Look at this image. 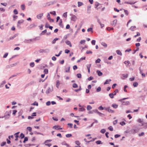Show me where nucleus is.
I'll use <instances>...</instances> for the list:
<instances>
[{"mask_svg": "<svg viewBox=\"0 0 147 147\" xmlns=\"http://www.w3.org/2000/svg\"><path fill=\"white\" fill-rule=\"evenodd\" d=\"M128 98H124L122 99H121L119 100V101L121 102V104L123 105H128L129 104V101H125L123 100L126 99Z\"/></svg>", "mask_w": 147, "mask_h": 147, "instance_id": "1", "label": "nucleus"}, {"mask_svg": "<svg viewBox=\"0 0 147 147\" xmlns=\"http://www.w3.org/2000/svg\"><path fill=\"white\" fill-rule=\"evenodd\" d=\"M93 111L94 112L98 114L101 116H103L105 115L104 114L100 113L97 109L93 110Z\"/></svg>", "mask_w": 147, "mask_h": 147, "instance_id": "2", "label": "nucleus"}, {"mask_svg": "<svg viewBox=\"0 0 147 147\" xmlns=\"http://www.w3.org/2000/svg\"><path fill=\"white\" fill-rule=\"evenodd\" d=\"M50 15L49 13H48L47 16V18L48 19V20H49L50 22H53L54 20L52 19H51L50 18Z\"/></svg>", "mask_w": 147, "mask_h": 147, "instance_id": "3", "label": "nucleus"}, {"mask_svg": "<svg viewBox=\"0 0 147 147\" xmlns=\"http://www.w3.org/2000/svg\"><path fill=\"white\" fill-rule=\"evenodd\" d=\"M65 42L67 45H69L70 47H72L71 42L67 40L65 41Z\"/></svg>", "mask_w": 147, "mask_h": 147, "instance_id": "4", "label": "nucleus"}, {"mask_svg": "<svg viewBox=\"0 0 147 147\" xmlns=\"http://www.w3.org/2000/svg\"><path fill=\"white\" fill-rule=\"evenodd\" d=\"M77 19L75 15H73L71 18V20L75 21Z\"/></svg>", "mask_w": 147, "mask_h": 147, "instance_id": "5", "label": "nucleus"}, {"mask_svg": "<svg viewBox=\"0 0 147 147\" xmlns=\"http://www.w3.org/2000/svg\"><path fill=\"white\" fill-rule=\"evenodd\" d=\"M53 90V89H51L50 88H48V89L46 91V93L47 94H48L49 93L51 92Z\"/></svg>", "mask_w": 147, "mask_h": 147, "instance_id": "6", "label": "nucleus"}, {"mask_svg": "<svg viewBox=\"0 0 147 147\" xmlns=\"http://www.w3.org/2000/svg\"><path fill=\"white\" fill-rule=\"evenodd\" d=\"M96 72L98 74V75L99 76H101L102 75V73L99 70H97Z\"/></svg>", "mask_w": 147, "mask_h": 147, "instance_id": "7", "label": "nucleus"}, {"mask_svg": "<svg viewBox=\"0 0 147 147\" xmlns=\"http://www.w3.org/2000/svg\"><path fill=\"white\" fill-rule=\"evenodd\" d=\"M17 36L16 34H15L13 36L9 38L8 39V40H11L13 39V38H15L16 36Z\"/></svg>", "mask_w": 147, "mask_h": 147, "instance_id": "8", "label": "nucleus"}, {"mask_svg": "<svg viewBox=\"0 0 147 147\" xmlns=\"http://www.w3.org/2000/svg\"><path fill=\"white\" fill-rule=\"evenodd\" d=\"M100 4L97 2H96L95 3V8H96L97 9H98V8L97 7Z\"/></svg>", "mask_w": 147, "mask_h": 147, "instance_id": "9", "label": "nucleus"}, {"mask_svg": "<svg viewBox=\"0 0 147 147\" xmlns=\"http://www.w3.org/2000/svg\"><path fill=\"white\" fill-rule=\"evenodd\" d=\"M98 23L100 24L101 28H102L104 26V25L101 23L99 20H98Z\"/></svg>", "mask_w": 147, "mask_h": 147, "instance_id": "10", "label": "nucleus"}, {"mask_svg": "<svg viewBox=\"0 0 147 147\" xmlns=\"http://www.w3.org/2000/svg\"><path fill=\"white\" fill-rule=\"evenodd\" d=\"M116 52L118 55L121 56L122 55V53L119 50H117Z\"/></svg>", "mask_w": 147, "mask_h": 147, "instance_id": "11", "label": "nucleus"}, {"mask_svg": "<svg viewBox=\"0 0 147 147\" xmlns=\"http://www.w3.org/2000/svg\"><path fill=\"white\" fill-rule=\"evenodd\" d=\"M111 81V79L107 80H106L105 82L104 83V84H108L109 82Z\"/></svg>", "mask_w": 147, "mask_h": 147, "instance_id": "12", "label": "nucleus"}, {"mask_svg": "<svg viewBox=\"0 0 147 147\" xmlns=\"http://www.w3.org/2000/svg\"><path fill=\"white\" fill-rule=\"evenodd\" d=\"M43 15V13H41L37 15V18L40 19Z\"/></svg>", "mask_w": 147, "mask_h": 147, "instance_id": "13", "label": "nucleus"}, {"mask_svg": "<svg viewBox=\"0 0 147 147\" xmlns=\"http://www.w3.org/2000/svg\"><path fill=\"white\" fill-rule=\"evenodd\" d=\"M112 107L116 109L118 107V105L115 104H113L112 105Z\"/></svg>", "mask_w": 147, "mask_h": 147, "instance_id": "14", "label": "nucleus"}, {"mask_svg": "<svg viewBox=\"0 0 147 147\" xmlns=\"http://www.w3.org/2000/svg\"><path fill=\"white\" fill-rule=\"evenodd\" d=\"M24 22V20H19L18 22V25L22 24Z\"/></svg>", "mask_w": 147, "mask_h": 147, "instance_id": "15", "label": "nucleus"}, {"mask_svg": "<svg viewBox=\"0 0 147 147\" xmlns=\"http://www.w3.org/2000/svg\"><path fill=\"white\" fill-rule=\"evenodd\" d=\"M60 85L59 82V80H57L56 81V86L57 88H58L59 86Z\"/></svg>", "mask_w": 147, "mask_h": 147, "instance_id": "16", "label": "nucleus"}, {"mask_svg": "<svg viewBox=\"0 0 147 147\" xmlns=\"http://www.w3.org/2000/svg\"><path fill=\"white\" fill-rule=\"evenodd\" d=\"M117 22V21L116 20H114L113 22V24L112 25L114 26H115L116 25Z\"/></svg>", "mask_w": 147, "mask_h": 147, "instance_id": "17", "label": "nucleus"}, {"mask_svg": "<svg viewBox=\"0 0 147 147\" xmlns=\"http://www.w3.org/2000/svg\"><path fill=\"white\" fill-rule=\"evenodd\" d=\"M87 31L89 32L91 31L92 33L93 32V28H90L87 29Z\"/></svg>", "mask_w": 147, "mask_h": 147, "instance_id": "18", "label": "nucleus"}, {"mask_svg": "<svg viewBox=\"0 0 147 147\" xmlns=\"http://www.w3.org/2000/svg\"><path fill=\"white\" fill-rule=\"evenodd\" d=\"M58 40L59 38H55L52 42V44H54L55 43L56 41Z\"/></svg>", "mask_w": 147, "mask_h": 147, "instance_id": "19", "label": "nucleus"}, {"mask_svg": "<svg viewBox=\"0 0 147 147\" xmlns=\"http://www.w3.org/2000/svg\"><path fill=\"white\" fill-rule=\"evenodd\" d=\"M83 3L81 2H78V7H80V6H81L83 5Z\"/></svg>", "mask_w": 147, "mask_h": 147, "instance_id": "20", "label": "nucleus"}, {"mask_svg": "<svg viewBox=\"0 0 147 147\" xmlns=\"http://www.w3.org/2000/svg\"><path fill=\"white\" fill-rule=\"evenodd\" d=\"M50 50L48 49H44V52L45 53H47L49 52Z\"/></svg>", "mask_w": 147, "mask_h": 147, "instance_id": "21", "label": "nucleus"}, {"mask_svg": "<svg viewBox=\"0 0 147 147\" xmlns=\"http://www.w3.org/2000/svg\"><path fill=\"white\" fill-rule=\"evenodd\" d=\"M136 28V27L135 26H131L130 27V29L132 31H134Z\"/></svg>", "mask_w": 147, "mask_h": 147, "instance_id": "22", "label": "nucleus"}, {"mask_svg": "<svg viewBox=\"0 0 147 147\" xmlns=\"http://www.w3.org/2000/svg\"><path fill=\"white\" fill-rule=\"evenodd\" d=\"M92 107L90 105H88L87 107V109L88 110H89L92 109Z\"/></svg>", "mask_w": 147, "mask_h": 147, "instance_id": "23", "label": "nucleus"}, {"mask_svg": "<svg viewBox=\"0 0 147 147\" xmlns=\"http://www.w3.org/2000/svg\"><path fill=\"white\" fill-rule=\"evenodd\" d=\"M59 125H58V126H54L53 127V128L54 129H57V130H58L59 129Z\"/></svg>", "mask_w": 147, "mask_h": 147, "instance_id": "24", "label": "nucleus"}, {"mask_svg": "<svg viewBox=\"0 0 147 147\" xmlns=\"http://www.w3.org/2000/svg\"><path fill=\"white\" fill-rule=\"evenodd\" d=\"M19 133H20V132H18L15 133L14 134V136H15L16 138H18V137H19L18 134H19Z\"/></svg>", "mask_w": 147, "mask_h": 147, "instance_id": "25", "label": "nucleus"}, {"mask_svg": "<svg viewBox=\"0 0 147 147\" xmlns=\"http://www.w3.org/2000/svg\"><path fill=\"white\" fill-rule=\"evenodd\" d=\"M133 85L134 87H137L138 85V84L137 82H134V83Z\"/></svg>", "mask_w": 147, "mask_h": 147, "instance_id": "26", "label": "nucleus"}, {"mask_svg": "<svg viewBox=\"0 0 147 147\" xmlns=\"http://www.w3.org/2000/svg\"><path fill=\"white\" fill-rule=\"evenodd\" d=\"M85 110V109L84 108H80L79 109V111H83Z\"/></svg>", "mask_w": 147, "mask_h": 147, "instance_id": "27", "label": "nucleus"}, {"mask_svg": "<svg viewBox=\"0 0 147 147\" xmlns=\"http://www.w3.org/2000/svg\"><path fill=\"white\" fill-rule=\"evenodd\" d=\"M78 86V85L76 83H74L73 84V87L74 88H77Z\"/></svg>", "mask_w": 147, "mask_h": 147, "instance_id": "28", "label": "nucleus"}, {"mask_svg": "<svg viewBox=\"0 0 147 147\" xmlns=\"http://www.w3.org/2000/svg\"><path fill=\"white\" fill-rule=\"evenodd\" d=\"M124 63L125 64V65H126V66H127L129 65V64L130 63V62L129 61H125L124 62Z\"/></svg>", "mask_w": 147, "mask_h": 147, "instance_id": "29", "label": "nucleus"}, {"mask_svg": "<svg viewBox=\"0 0 147 147\" xmlns=\"http://www.w3.org/2000/svg\"><path fill=\"white\" fill-rule=\"evenodd\" d=\"M46 32H47V30H45L42 32L40 34L41 35H44L45 34V33Z\"/></svg>", "mask_w": 147, "mask_h": 147, "instance_id": "30", "label": "nucleus"}, {"mask_svg": "<svg viewBox=\"0 0 147 147\" xmlns=\"http://www.w3.org/2000/svg\"><path fill=\"white\" fill-rule=\"evenodd\" d=\"M101 45L105 47H107V45L105 43L102 42Z\"/></svg>", "mask_w": 147, "mask_h": 147, "instance_id": "31", "label": "nucleus"}, {"mask_svg": "<svg viewBox=\"0 0 147 147\" xmlns=\"http://www.w3.org/2000/svg\"><path fill=\"white\" fill-rule=\"evenodd\" d=\"M122 76L124 78H127L128 77V74H123Z\"/></svg>", "mask_w": 147, "mask_h": 147, "instance_id": "32", "label": "nucleus"}, {"mask_svg": "<svg viewBox=\"0 0 147 147\" xmlns=\"http://www.w3.org/2000/svg\"><path fill=\"white\" fill-rule=\"evenodd\" d=\"M44 71L45 74H47L48 73V70L47 69H45L44 70Z\"/></svg>", "mask_w": 147, "mask_h": 147, "instance_id": "33", "label": "nucleus"}, {"mask_svg": "<svg viewBox=\"0 0 147 147\" xmlns=\"http://www.w3.org/2000/svg\"><path fill=\"white\" fill-rule=\"evenodd\" d=\"M70 67H69L67 68H66L65 71L66 72H69Z\"/></svg>", "mask_w": 147, "mask_h": 147, "instance_id": "34", "label": "nucleus"}, {"mask_svg": "<svg viewBox=\"0 0 147 147\" xmlns=\"http://www.w3.org/2000/svg\"><path fill=\"white\" fill-rule=\"evenodd\" d=\"M86 42V40H82L80 42V43L81 44H82L83 43H84Z\"/></svg>", "mask_w": 147, "mask_h": 147, "instance_id": "35", "label": "nucleus"}, {"mask_svg": "<svg viewBox=\"0 0 147 147\" xmlns=\"http://www.w3.org/2000/svg\"><path fill=\"white\" fill-rule=\"evenodd\" d=\"M109 112L111 113H114V111L110 109L109 108V109H108V111Z\"/></svg>", "mask_w": 147, "mask_h": 147, "instance_id": "36", "label": "nucleus"}, {"mask_svg": "<svg viewBox=\"0 0 147 147\" xmlns=\"http://www.w3.org/2000/svg\"><path fill=\"white\" fill-rule=\"evenodd\" d=\"M82 90V88H81V87L80 86V88L79 89H75L74 90V91L76 92H77L78 91H79Z\"/></svg>", "mask_w": 147, "mask_h": 147, "instance_id": "37", "label": "nucleus"}, {"mask_svg": "<svg viewBox=\"0 0 147 147\" xmlns=\"http://www.w3.org/2000/svg\"><path fill=\"white\" fill-rule=\"evenodd\" d=\"M100 131L101 133L102 134H104L106 130H105V129H101Z\"/></svg>", "mask_w": 147, "mask_h": 147, "instance_id": "38", "label": "nucleus"}, {"mask_svg": "<svg viewBox=\"0 0 147 147\" xmlns=\"http://www.w3.org/2000/svg\"><path fill=\"white\" fill-rule=\"evenodd\" d=\"M75 143L78 146H79L80 144V143L78 141L76 140L75 141Z\"/></svg>", "mask_w": 147, "mask_h": 147, "instance_id": "39", "label": "nucleus"}, {"mask_svg": "<svg viewBox=\"0 0 147 147\" xmlns=\"http://www.w3.org/2000/svg\"><path fill=\"white\" fill-rule=\"evenodd\" d=\"M124 12L127 16L128 15L129 13L127 10L125 9H124Z\"/></svg>", "mask_w": 147, "mask_h": 147, "instance_id": "40", "label": "nucleus"}, {"mask_svg": "<svg viewBox=\"0 0 147 147\" xmlns=\"http://www.w3.org/2000/svg\"><path fill=\"white\" fill-rule=\"evenodd\" d=\"M27 129L29 131L31 132L32 131V128L30 127H27Z\"/></svg>", "mask_w": 147, "mask_h": 147, "instance_id": "41", "label": "nucleus"}, {"mask_svg": "<svg viewBox=\"0 0 147 147\" xmlns=\"http://www.w3.org/2000/svg\"><path fill=\"white\" fill-rule=\"evenodd\" d=\"M77 76L78 78H81V75L80 74H77Z\"/></svg>", "mask_w": 147, "mask_h": 147, "instance_id": "42", "label": "nucleus"}, {"mask_svg": "<svg viewBox=\"0 0 147 147\" xmlns=\"http://www.w3.org/2000/svg\"><path fill=\"white\" fill-rule=\"evenodd\" d=\"M65 136L67 138H69L72 136V135L71 134H66Z\"/></svg>", "mask_w": 147, "mask_h": 147, "instance_id": "43", "label": "nucleus"}, {"mask_svg": "<svg viewBox=\"0 0 147 147\" xmlns=\"http://www.w3.org/2000/svg\"><path fill=\"white\" fill-rule=\"evenodd\" d=\"M6 142H2L1 144V146H4L6 144Z\"/></svg>", "mask_w": 147, "mask_h": 147, "instance_id": "44", "label": "nucleus"}, {"mask_svg": "<svg viewBox=\"0 0 147 147\" xmlns=\"http://www.w3.org/2000/svg\"><path fill=\"white\" fill-rule=\"evenodd\" d=\"M109 96L111 98H114V96L113 95V94L112 93H110L109 94Z\"/></svg>", "mask_w": 147, "mask_h": 147, "instance_id": "45", "label": "nucleus"}, {"mask_svg": "<svg viewBox=\"0 0 147 147\" xmlns=\"http://www.w3.org/2000/svg\"><path fill=\"white\" fill-rule=\"evenodd\" d=\"M54 3H53V2H51L49 3H47V5L49 6V5H53V4Z\"/></svg>", "mask_w": 147, "mask_h": 147, "instance_id": "46", "label": "nucleus"}, {"mask_svg": "<svg viewBox=\"0 0 147 147\" xmlns=\"http://www.w3.org/2000/svg\"><path fill=\"white\" fill-rule=\"evenodd\" d=\"M104 107H102L101 106H100L98 108V109L101 110H103L104 109Z\"/></svg>", "mask_w": 147, "mask_h": 147, "instance_id": "47", "label": "nucleus"}, {"mask_svg": "<svg viewBox=\"0 0 147 147\" xmlns=\"http://www.w3.org/2000/svg\"><path fill=\"white\" fill-rule=\"evenodd\" d=\"M34 65V62H32L30 63V66L32 67H33Z\"/></svg>", "mask_w": 147, "mask_h": 147, "instance_id": "48", "label": "nucleus"}, {"mask_svg": "<svg viewBox=\"0 0 147 147\" xmlns=\"http://www.w3.org/2000/svg\"><path fill=\"white\" fill-rule=\"evenodd\" d=\"M20 137L22 139L24 138V135L23 133H21Z\"/></svg>", "mask_w": 147, "mask_h": 147, "instance_id": "49", "label": "nucleus"}, {"mask_svg": "<svg viewBox=\"0 0 147 147\" xmlns=\"http://www.w3.org/2000/svg\"><path fill=\"white\" fill-rule=\"evenodd\" d=\"M101 61L100 59H98L97 60H96L95 61V62L96 63H99Z\"/></svg>", "mask_w": 147, "mask_h": 147, "instance_id": "50", "label": "nucleus"}, {"mask_svg": "<svg viewBox=\"0 0 147 147\" xmlns=\"http://www.w3.org/2000/svg\"><path fill=\"white\" fill-rule=\"evenodd\" d=\"M101 88L100 87H98L96 89V91L97 92H99L100 91Z\"/></svg>", "mask_w": 147, "mask_h": 147, "instance_id": "51", "label": "nucleus"}, {"mask_svg": "<svg viewBox=\"0 0 147 147\" xmlns=\"http://www.w3.org/2000/svg\"><path fill=\"white\" fill-rule=\"evenodd\" d=\"M96 41L95 40H92L91 42L92 44L93 45L95 44Z\"/></svg>", "mask_w": 147, "mask_h": 147, "instance_id": "52", "label": "nucleus"}, {"mask_svg": "<svg viewBox=\"0 0 147 147\" xmlns=\"http://www.w3.org/2000/svg\"><path fill=\"white\" fill-rule=\"evenodd\" d=\"M108 129L111 131H113V128L111 126H110L109 127Z\"/></svg>", "mask_w": 147, "mask_h": 147, "instance_id": "53", "label": "nucleus"}, {"mask_svg": "<svg viewBox=\"0 0 147 147\" xmlns=\"http://www.w3.org/2000/svg\"><path fill=\"white\" fill-rule=\"evenodd\" d=\"M21 9L23 10H24L25 9V5H21Z\"/></svg>", "mask_w": 147, "mask_h": 147, "instance_id": "54", "label": "nucleus"}, {"mask_svg": "<svg viewBox=\"0 0 147 147\" xmlns=\"http://www.w3.org/2000/svg\"><path fill=\"white\" fill-rule=\"evenodd\" d=\"M50 13H51V14H53L54 15H56V12H55V11H51V12H50Z\"/></svg>", "mask_w": 147, "mask_h": 147, "instance_id": "55", "label": "nucleus"}, {"mask_svg": "<svg viewBox=\"0 0 147 147\" xmlns=\"http://www.w3.org/2000/svg\"><path fill=\"white\" fill-rule=\"evenodd\" d=\"M13 12L15 14H18V11L17 9H15L13 11Z\"/></svg>", "mask_w": 147, "mask_h": 147, "instance_id": "56", "label": "nucleus"}, {"mask_svg": "<svg viewBox=\"0 0 147 147\" xmlns=\"http://www.w3.org/2000/svg\"><path fill=\"white\" fill-rule=\"evenodd\" d=\"M63 16L65 18H66L67 17V12H65V13H64L63 14Z\"/></svg>", "mask_w": 147, "mask_h": 147, "instance_id": "57", "label": "nucleus"}, {"mask_svg": "<svg viewBox=\"0 0 147 147\" xmlns=\"http://www.w3.org/2000/svg\"><path fill=\"white\" fill-rule=\"evenodd\" d=\"M144 135V132H142L141 133L139 134L138 135L139 136H143Z\"/></svg>", "mask_w": 147, "mask_h": 147, "instance_id": "58", "label": "nucleus"}, {"mask_svg": "<svg viewBox=\"0 0 147 147\" xmlns=\"http://www.w3.org/2000/svg\"><path fill=\"white\" fill-rule=\"evenodd\" d=\"M88 79L89 81H90L93 79V77L92 76H90Z\"/></svg>", "mask_w": 147, "mask_h": 147, "instance_id": "59", "label": "nucleus"}, {"mask_svg": "<svg viewBox=\"0 0 147 147\" xmlns=\"http://www.w3.org/2000/svg\"><path fill=\"white\" fill-rule=\"evenodd\" d=\"M45 145L46 146H48L49 147H50L51 146V144H48L47 143H45Z\"/></svg>", "mask_w": 147, "mask_h": 147, "instance_id": "60", "label": "nucleus"}, {"mask_svg": "<svg viewBox=\"0 0 147 147\" xmlns=\"http://www.w3.org/2000/svg\"><path fill=\"white\" fill-rule=\"evenodd\" d=\"M140 35V33L139 32H137V35L134 36V37H136L137 36H139Z\"/></svg>", "mask_w": 147, "mask_h": 147, "instance_id": "61", "label": "nucleus"}, {"mask_svg": "<svg viewBox=\"0 0 147 147\" xmlns=\"http://www.w3.org/2000/svg\"><path fill=\"white\" fill-rule=\"evenodd\" d=\"M120 124L122 125H123L125 124V123L124 121H122L120 123Z\"/></svg>", "mask_w": 147, "mask_h": 147, "instance_id": "62", "label": "nucleus"}, {"mask_svg": "<svg viewBox=\"0 0 147 147\" xmlns=\"http://www.w3.org/2000/svg\"><path fill=\"white\" fill-rule=\"evenodd\" d=\"M137 121L139 123H142V120L140 119H139L137 120Z\"/></svg>", "mask_w": 147, "mask_h": 147, "instance_id": "63", "label": "nucleus"}, {"mask_svg": "<svg viewBox=\"0 0 147 147\" xmlns=\"http://www.w3.org/2000/svg\"><path fill=\"white\" fill-rule=\"evenodd\" d=\"M86 53L87 54H89L90 53L92 54V52L90 51H87L86 52Z\"/></svg>", "mask_w": 147, "mask_h": 147, "instance_id": "64", "label": "nucleus"}]
</instances>
